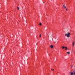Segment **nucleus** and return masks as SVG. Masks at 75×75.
Returning a JSON list of instances; mask_svg holds the SVG:
<instances>
[{
    "label": "nucleus",
    "instance_id": "1a4fd4ad",
    "mask_svg": "<svg viewBox=\"0 0 75 75\" xmlns=\"http://www.w3.org/2000/svg\"><path fill=\"white\" fill-rule=\"evenodd\" d=\"M71 75H73V73H72V72H71Z\"/></svg>",
    "mask_w": 75,
    "mask_h": 75
},
{
    "label": "nucleus",
    "instance_id": "0eeeda50",
    "mask_svg": "<svg viewBox=\"0 0 75 75\" xmlns=\"http://www.w3.org/2000/svg\"><path fill=\"white\" fill-rule=\"evenodd\" d=\"M39 25H42V23H40L39 24Z\"/></svg>",
    "mask_w": 75,
    "mask_h": 75
},
{
    "label": "nucleus",
    "instance_id": "423d86ee",
    "mask_svg": "<svg viewBox=\"0 0 75 75\" xmlns=\"http://www.w3.org/2000/svg\"><path fill=\"white\" fill-rule=\"evenodd\" d=\"M65 48V47L64 46H63V47H62V49H64V48Z\"/></svg>",
    "mask_w": 75,
    "mask_h": 75
},
{
    "label": "nucleus",
    "instance_id": "6e6552de",
    "mask_svg": "<svg viewBox=\"0 0 75 75\" xmlns=\"http://www.w3.org/2000/svg\"><path fill=\"white\" fill-rule=\"evenodd\" d=\"M67 53L68 54H70V53L69 52H67Z\"/></svg>",
    "mask_w": 75,
    "mask_h": 75
},
{
    "label": "nucleus",
    "instance_id": "f03ea898",
    "mask_svg": "<svg viewBox=\"0 0 75 75\" xmlns=\"http://www.w3.org/2000/svg\"><path fill=\"white\" fill-rule=\"evenodd\" d=\"M74 44H75V42H74V41H73V42H72L73 46H74Z\"/></svg>",
    "mask_w": 75,
    "mask_h": 75
},
{
    "label": "nucleus",
    "instance_id": "4468645a",
    "mask_svg": "<svg viewBox=\"0 0 75 75\" xmlns=\"http://www.w3.org/2000/svg\"><path fill=\"white\" fill-rule=\"evenodd\" d=\"M74 74L75 75V72H74Z\"/></svg>",
    "mask_w": 75,
    "mask_h": 75
},
{
    "label": "nucleus",
    "instance_id": "ddd939ff",
    "mask_svg": "<svg viewBox=\"0 0 75 75\" xmlns=\"http://www.w3.org/2000/svg\"><path fill=\"white\" fill-rule=\"evenodd\" d=\"M66 11H67L68 10V9H67V8L66 9Z\"/></svg>",
    "mask_w": 75,
    "mask_h": 75
},
{
    "label": "nucleus",
    "instance_id": "7ed1b4c3",
    "mask_svg": "<svg viewBox=\"0 0 75 75\" xmlns=\"http://www.w3.org/2000/svg\"><path fill=\"white\" fill-rule=\"evenodd\" d=\"M50 47L51 48H53V46L52 45H51L50 46Z\"/></svg>",
    "mask_w": 75,
    "mask_h": 75
},
{
    "label": "nucleus",
    "instance_id": "39448f33",
    "mask_svg": "<svg viewBox=\"0 0 75 75\" xmlns=\"http://www.w3.org/2000/svg\"><path fill=\"white\" fill-rule=\"evenodd\" d=\"M65 48L66 50H68V48H67V47H65Z\"/></svg>",
    "mask_w": 75,
    "mask_h": 75
},
{
    "label": "nucleus",
    "instance_id": "f8f14e48",
    "mask_svg": "<svg viewBox=\"0 0 75 75\" xmlns=\"http://www.w3.org/2000/svg\"><path fill=\"white\" fill-rule=\"evenodd\" d=\"M51 70H52V71H54V69H51Z\"/></svg>",
    "mask_w": 75,
    "mask_h": 75
},
{
    "label": "nucleus",
    "instance_id": "f257e3e1",
    "mask_svg": "<svg viewBox=\"0 0 75 75\" xmlns=\"http://www.w3.org/2000/svg\"><path fill=\"white\" fill-rule=\"evenodd\" d=\"M71 34V33H70L68 32L67 33V34L66 33L65 34V36H67V37L69 38L70 37V36H69V35Z\"/></svg>",
    "mask_w": 75,
    "mask_h": 75
},
{
    "label": "nucleus",
    "instance_id": "20e7f679",
    "mask_svg": "<svg viewBox=\"0 0 75 75\" xmlns=\"http://www.w3.org/2000/svg\"><path fill=\"white\" fill-rule=\"evenodd\" d=\"M63 7L64 8H66V6H65V4L63 5Z\"/></svg>",
    "mask_w": 75,
    "mask_h": 75
},
{
    "label": "nucleus",
    "instance_id": "9b49d317",
    "mask_svg": "<svg viewBox=\"0 0 75 75\" xmlns=\"http://www.w3.org/2000/svg\"><path fill=\"white\" fill-rule=\"evenodd\" d=\"M41 37V35L40 34L39 37Z\"/></svg>",
    "mask_w": 75,
    "mask_h": 75
},
{
    "label": "nucleus",
    "instance_id": "9d476101",
    "mask_svg": "<svg viewBox=\"0 0 75 75\" xmlns=\"http://www.w3.org/2000/svg\"><path fill=\"white\" fill-rule=\"evenodd\" d=\"M17 9H18V10H20V8H19V7H17Z\"/></svg>",
    "mask_w": 75,
    "mask_h": 75
}]
</instances>
